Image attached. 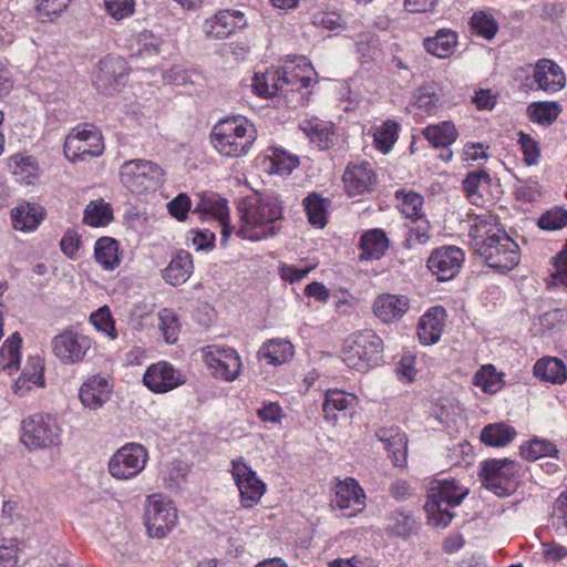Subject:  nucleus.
<instances>
[{"instance_id": "obj_1", "label": "nucleus", "mask_w": 567, "mask_h": 567, "mask_svg": "<svg viewBox=\"0 0 567 567\" xmlns=\"http://www.w3.org/2000/svg\"><path fill=\"white\" fill-rule=\"evenodd\" d=\"M468 235L471 247L489 268L504 274L519 264L520 248L497 216L489 213L475 216Z\"/></svg>"}, {"instance_id": "obj_2", "label": "nucleus", "mask_w": 567, "mask_h": 567, "mask_svg": "<svg viewBox=\"0 0 567 567\" xmlns=\"http://www.w3.org/2000/svg\"><path fill=\"white\" fill-rule=\"evenodd\" d=\"M238 213L240 226L236 230L237 236L258 241L278 234L284 212L277 195L255 193L240 200Z\"/></svg>"}, {"instance_id": "obj_3", "label": "nucleus", "mask_w": 567, "mask_h": 567, "mask_svg": "<svg viewBox=\"0 0 567 567\" xmlns=\"http://www.w3.org/2000/svg\"><path fill=\"white\" fill-rule=\"evenodd\" d=\"M209 137L214 150L220 156L235 158L248 154L257 133L246 118L228 117L214 125Z\"/></svg>"}, {"instance_id": "obj_4", "label": "nucleus", "mask_w": 567, "mask_h": 567, "mask_svg": "<svg viewBox=\"0 0 567 567\" xmlns=\"http://www.w3.org/2000/svg\"><path fill=\"white\" fill-rule=\"evenodd\" d=\"M384 343L372 329L351 333L341 351L342 361L350 368L364 371L380 365L384 360Z\"/></svg>"}, {"instance_id": "obj_5", "label": "nucleus", "mask_w": 567, "mask_h": 567, "mask_svg": "<svg viewBox=\"0 0 567 567\" xmlns=\"http://www.w3.org/2000/svg\"><path fill=\"white\" fill-rule=\"evenodd\" d=\"M467 491L455 480H436L429 489L424 508L435 526L446 527L454 517L450 508L460 505Z\"/></svg>"}, {"instance_id": "obj_6", "label": "nucleus", "mask_w": 567, "mask_h": 567, "mask_svg": "<svg viewBox=\"0 0 567 567\" xmlns=\"http://www.w3.org/2000/svg\"><path fill=\"white\" fill-rule=\"evenodd\" d=\"M164 169L147 159L125 161L120 167V179L131 193L142 195L154 193L164 183Z\"/></svg>"}, {"instance_id": "obj_7", "label": "nucleus", "mask_w": 567, "mask_h": 567, "mask_svg": "<svg viewBox=\"0 0 567 567\" xmlns=\"http://www.w3.org/2000/svg\"><path fill=\"white\" fill-rule=\"evenodd\" d=\"M520 465L508 458H489L481 463L482 485L502 497L514 493L518 485Z\"/></svg>"}, {"instance_id": "obj_8", "label": "nucleus", "mask_w": 567, "mask_h": 567, "mask_svg": "<svg viewBox=\"0 0 567 567\" xmlns=\"http://www.w3.org/2000/svg\"><path fill=\"white\" fill-rule=\"evenodd\" d=\"M144 518L148 536L163 538L176 526L178 516L172 501L153 494L147 497Z\"/></svg>"}, {"instance_id": "obj_9", "label": "nucleus", "mask_w": 567, "mask_h": 567, "mask_svg": "<svg viewBox=\"0 0 567 567\" xmlns=\"http://www.w3.org/2000/svg\"><path fill=\"white\" fill-rule=\"evenodd\" d=\"M147 460L148 452L142 444L126 443L111 456L109 472L116 480L127 481L145 468Z\"/></svg>"}, {"instance_id": "obj_10", "label": "nucleus", "mask_w": 567, "mask_h": 567, "mask_svg": "<svg viewBox=\"0 0 567 567\" xmlns=\"http://www.w3.org/2000/svg\"><path fill=\"white\" fill-rule=\"evenodd\" d=\"M58 441L59 426L49 415L32 414L22 421L21 442L28 450L47 449Z\"/></svg>"}, {"instance_id": "obj_11", "label": "nucleus", "mask_w": 567, "mask_h": 567, "mask_svg": "<svg viewBox=\"0 0 567 567\" xmlns=\"http://www.w3.org/2000/svg\"><path fill=\"white\" fill-rule=\"evenodd\" d=\"M104 151V143L101 133L86 126L74 128L65 138L63 153L65 157L75 163L87 157H97Z\"/></svg>"}, {"instance_id": "obj_12", "label": "nucleus", "mask_w": 567, "mask_h": 567, "mask_svg": "<svg viewBox=\"0 0 567 567\" xmlns=\"http://www.w3.org/2000/svg\"><path fill=\"white\" fill-rule=\"evenodd\" d=\"M203 357L215 378L231 382L239 377L243 363L234 348L210 344L203 348Z\"/></svg>"}, {"instance_id": "obj_13", "label": "nucleus", "mask_w": 567, "mask_h": 567, "mask_svg": "<svg viewBox=\"0 0 567 567\" xmlns=\"http://www.w3.org/2000/svg\"><path fill=\"white\" fill-rule=\"evenodd\" d=\"M465 261V252L455 245H443L434 248L427 259L426 268L439 281L454 279Z\"/></svg>"}, {"instance_id": "obj_14", "label": "nucleus", "mask_w": 567, "mask_h": 567, "mask_svg": "<svg viewBox=\"0 0 567 567\" xmlns=\"http://www.w3.org/2000/svg\"><path fill=\"white\" fill-rule=\"evenodd\" d=\"M53 354L64 364L82 362L92 348V339L72 329H65L51 340Z\"/></svg>"}, {"instance_id": "obj_15", "label": "nucleus", "mask_w": 567, "mask_h": 567, "mask_svg": "<svg viewBox=\"0 0 567 567\" xmlns=\"http://www.w3.org/2000/svg\"><path fill=\"white\" fill-rule=\"evenodd\" d=\"M231 474L240 493L244 507L255 506L264 495L266 485L243 457L231 461Z\"/></svg>"}, {"instance_id": "obj_16", "label": "nucleus", "mask_w": 567, "mask_h": 567, "mask_svg": "<svg viewBox=\"0 0 567 567\" xmlns=\"http://www.w3.org/2000/svg\"><path fill=\"white\" fill-rule=\"evenodd\" d=\"M186 381L182 371L175 369L166 361H158L151 364L143 377L145 386L154 393H166Z\"/></svg>"}, {"instance_id": "obj_17", "label": "nucleus", "mask_w": 567, "mask_h": 567, "mask_svg": "<svg viewBox=\"0 0 567 567\" xmlns=\"http://www.w3.org/2000/svg\"><path fill=\"white\" fill-rule=\"evenodd\" d=\"M344 188L350 197L374 190L378 179L371 163L361 161L349 163L342 176Z\"/></svg>"}, {"instance_id": "obj_18", "label": "nucleus", "mask_w": 567, "mask_h": 567, "mask_svg": "<svg viewBox=\"0 0 567 567\" xmlns=\"http://www.w3.org/2000/svg\"><path fill=\"white\" fill-rule=\"evenodd\" d=\"M126 75V61L121 56L107 55L99 62L94 85L102 94H112Z\"/></svg>"}, {"instance_id": "obj_19", "label": "nucleus", "mask_w": 567, "mask_h": 567, "mask_svg": "<svg viewBox=\"0 0 567 567\" xmlns=\"http://www.w3.org/2000/svg\"><path fill=\"white\" fill-rule=\"evenodd\" d=\"M364 501L365 494L354 478L348 477L337 484L332 503L341 511H349L344 515L351 517L362 512Z\"/></svg>"}, {"instance_id": "obj_20", "label": "nucleus", "mask_w": 567, "mask_h": 567, "mask_svg": "<svg viewBox=\"0 0 567 567\" xmlns=\"http://www.w3.org/2000/svg\"><path fill=\"white\" fill-rule=\"evenodd\" d=\"M112 388L109 378L94 374L81 385L79 398L85 408L97 410L110 400Z\"/></svg>"}, {"instance_id": "obj_21", "label": "nucleus", "mask_w": 567, "mask_h": 567, "mask_svg": "<svg viewBox=\"0 0 567 567\" xmlns=\"http://www.w3.org/2000/svg\"><path fill=\"white\" fill-rule=\"evenodd\" d=\"M246 24L244 13L238 10L219 11L214 18L205 21L204 30L208 38L225 39L233 34L237 29Z\"/></svg>"}, {"instance_id": "obj_22", "label": "nucleus", "mask_w": 567, "mask_h": 567, "mask_svg": "<svg viewBox=\"0 0 567 567\" xmlns=\"http://www.w3.org/2000/svg\"><path fill=\"white\" fill-rule=\"evenodd\" d=\"M375 436L384 444L394 466L402 467L408 458V436L399 426L381 427Z\"/></svg>"}, {"instance_id": "obj_23", "label": "nucleus", "mask_w": 567, "mask_h": 567, "mask_svg": "<svg viewBox=\"0 0 567 567\" xmlns=\"http://www.w3.org/2000/svg\"><path fill=\"white\" fill-rule=\"evenodd\" d=\"M358 247L359 260H379L390 248V239L382 228H372L362 233Z\"/></svg>"}, {"instance_id": "obj_24", "label": "nucleus", "mask_w": 567, "mask_h": 567, "mask_svg": "<svg viewBox=\"0 0 567 567\" xmlns=\"http://www.w3.org/2000/svg\"><path fill=\"white\" fill-rule=\"evenodd\" d=\"M410 308V300L403 295L383 293L373 302L374 315L385 323L400 320Z\"/></svg>"}, {"instance_id": "obj_25", "label": "nucleus", "mask_w": 567, "mask_h": 567, "mask_svg": "<svg viewBox=\"0 0 567 567\" xmlns=\"http://www.w3.org/2000/svg\"><path fill=\"white\" fill-rule=\"evenodd\" d=\"M194 214L212 215L218 219L223 225L221 236L223 241H226L233 231V227L227 223L229 217V209L227 200L219 197L217 194H205L200 197L199 202L193 209Z\"/></svg>"}, {"instance_id": "obj_26", "label": "nucleus", "mask_w": 567, "mask_h": 567, "mask_svg": "<svg viewBox=\"0 0 567 567\" xmlns=\"http://www.w3.org/2000/svg\"><path fill=\"white\" fill-rule=\"evenodd\" d=\"M445 316L446 313L444 308L433 307L420 318L417 336L421 343L431 346L440 340Z\"/></svg>"}, {"instance_id": "obj_27", "label": "nucleus", "mask_w": 567, "mask_h": 567, "mask_svg": "<svg viewBox=\"0 0 567 567\" xmlns=\"http://www.w3.org/2000/svg\"><path fill=\"white\" fill-rule=\"evenodd\" d=\"M534 81L545 92H557L565 85V75L560 68L550 60L542 59L534 71Z\"/></svg>"}, {"instance_id": "obj_28", "label": "nucleus", "mask_w": 567, "mask_h": 567, "mask_svg": "<svg viewBox=\"0 0 567 567\" xmlns=\"http://www.w3.org/2000/svg\"><path fill=\"white\" fill-rule=\"evenodd\" d=\"M193 269L192 255L187 250L179 249L163 270V279L174 287L181 286L190 277Z\"/></svg>"}, {"instance_id": "obj_29", "label": "nucleus", "mask_w": 567, "mask_h": 567, "mask_svg": "<svg viewBox=\"0 0 567 567\" xmlns=\"http://www.w3.org/2000/svg\"><path fill=\"white\" fill-rule=\"evenodd\" d=\"M300 128L320 150H328L334 145L336 126L330 122L311 118L305 121Z\"/></svg>"}, {"instance_id": "obj_30", "label": "nucleus", "mask_w": 567, "mask_h": 567, "mask_svg": "<svg viewBox=\"0 0 567 567\" xmlns=\"http://www.w3.org/2000/svg\"><path fill=\"white\" fill-rule=\"evenodd\" d=\"M282 68L270 69L265 73H256L252 79V90L260 97H272L285 91Z\"/></svg>"}, {"instance_id": "obj_31", "label": "nucleus", "mask_w": 567, "mask_h": 567, "mask_svg": "<svg viewBox=\"0 0 567 567\" xmlns=\"http://www.w3.org/2000/svg\"><path fill=\"white\" fill-rule=\"evenodd\" d=\"M456 44L457 33L451 29H440L434 37L423 41L424 49L440 59L452 55Z\"/></svg>"}, {"instance_id": "obj_32", "label": "nucleus", "mask_w": 567, "mask_h": 567, "mask_svg": "<svg viewBox=\"0 0 567 567\" xmlns=\"http://www.w3.org/2000/svg\"><path fill=\"white\" fill-rule=\"evenodd\" d=\"M534 375L545 382L563 384L567 380V368L563 360L546 357L535 363Z\"/></svg>"}, {"instance_id": "obj_33", "label": "nucleus", "mask_w": 567, "mask_h": 567, "mask_svg": "<svg viewBox=\"0 0 567 567\" xmlns=\"http://www.w3.org/2000/svg\"><path fill=\"white\" fill-rule=\"evenodd\" d=\"M422 133L424 138L435 148L450 147L458 136V132L451 121L427 125Z\"/></svg>"}, {"instance_id": "obj_34", "label": "nucleus", "mask_w": 567, "mask_h": 567, "mask_svg": "<svg viewBox=\"0 0 567 567\" xmlns=\"http://www.w3.org/2000/svg\"><path fill=\"white\" fill-rule=\"evenodd\" d=\"M414 106L425 115H435L442 107L441 89L435 83L420 86L413 95Z\"/></svg>"}, {"instance_id": "obj_35", "label": "nucleus", "mask_w": 567, "mask_h": 567, "mask_svg": "<svg viewBox=\"0 0 567 567\" xmlns=\"http://www.w3.org/2000/svg\"><path fill=\"white\" fill-rule=\"evenodd\" d=\"M357 396L338 389L326 392L322 410L327 421H336L338 412H343L354 405Z\"/></svg>"}, {"instance_id": "obj_36", "label": "nucleus", "mask_w": 567, "mask_h": 567, "mask_svg": "<svg viewBox=\"0 0 567 567\" xmlns=\"http://www.w3.org/2000/svg\"><path fill=\"white\" fill-rule=\"evenodd\" d=\"M12 226L17 230L30 231L35 229L43 219L40 207L30 203L21 204L11 212Z\"/></svg>"}, {"instance_id": "obj_37", "label": "nucleus", "mask_w": 567, "mask_h": 567, "mask_svg": "<svg viewBox=\"0 0 567 567\" xmlns=\"http://www.w3.org/2000/svg\"><path fill=\"white\" fill-rule=\"evenodd\" d=\"M313 69L303 60L302 64L296 66L282 68V80L285 82V91H300L311 85Z\"/></svg>"}, {"instance_id": "obj_38", "label": "nucleus", "mask_w": 567, "mask_h": 567, "mask_svg": "<svg viewBox=\"0 0 567 567\" xmlns=\"http://www.w3.org/2000/svg\"><path fill=\"white\" fill-rule=\"evenodd\" d=\"M302 204L308 221L312 226L323 228L328 221V209L331 206V200L313 192L303 199Z\"/></svg>"}, {"instance_id": "obj_39", "label": "nucleus", "mask_w": 567, "mask_h": 567, "mask_svg": "<svg viewBox=\"0 0 567 567\" xmlns=\"http://www.w3.org/2000/svg\"><path fill=\"white\" fill-rule=\"evenodd\" d=\"M96 262L105 270H114L121 264L118 241L112 237H101L94 245Z\"/></svg>"}, {"instance_id": "obj_40", "label": "nucleus", "mask_w": 567, "mask_h": 567, "mask_svg": "<svg viewBox=\"0 0 567 567\" xmlns=\"http://www.w3.org/2000/svg\"><path fill=\"white\" fill-rule=\"evenodd\" d=\"M258 354L267 363L280 365L293 355V346L287 340L272 339L261 346Z\"/></svg>"}, {"instance_id": "obj_41", "label": "nucleus", "mask_w": 567, "mask_h": 567, "mask_svg": "<svg viewBox=\"0 0 567 567\" xmlns=\"http://www.w3.org/2000/svg\"><path fill=\"white\" fill-rule=\"evenodd\" d=\"M162 44L163 39L148 30H143L128 40V49L136 56L158 54Z\"/></svg>"}, {"instance_id": "obj_42", "label": "nucleus", "mask_w": 567, "mask_h": 567, "mask_svg": "<svg viewBox=\"0 0 567 567\" xmlns=\"http://www.w3.org/2000/svg\"><path fill=\"white\" fill-rule=\"evenodd\" d=\"M388 519L386 532L391 536L408 538L417 530L419 524L415 517L404 511H394Z\"/></svg>"}, {"instance_id": "obj_43", "label": "nucleus", "mask_w": 567, "mask_h": 567, "mask_svg": "<svg viewBox=\"0 0 567 567\" xmlns=\"http://www.w3.org/2000/svg\"><path fill=\"white\" fill-rule=\"evenodd\" d=\"M516 436V430L504 423L488 424L481 432V441L489 446H505Z\"/></svg>"}, {"instance_id": "obj_44", "label": "nucleus", "mask_w": 567, "mask_h": 567, "mask_svg": "<svg viewBox=\"0 0 567 567\" xmlns=\"http://www.w3.org/2000/svg\"><path fill=\"white\" fill-rule=\"evenodd\" d=\"M410 220V224L406 225L408 231L402 243L405 249H412L415 246L425 245L431 238V225L425 216L412 218Z\"/></svg>"}, {"instance_id": "obj_45", "label": "nucleus", "mask_w": 567, "mask_h": 567, "mask_svg": "<svg viewBox=\"0 0 567 567\" xmlns=\"http://www.w3.org/2000/svg\"><path fill=\"white\" fill-rule=\"evenodd\" d=\"M400 124L393 120H386L374 128L373 145L383 154H388L399 138Z\"/></svg>"}, {"instance_id": "obj_46", "label": "nucleus", "mask_w": 567, "mask_h": 567, "mask_svg": "<svg viewBox=\"0 0 567 567\" xmlns=\"http://www.w3.org/2000/svg\"><path fill=\"white\" fill-rule=\"evenodd\" d=\"M558 453L559 451L557 446L549 440L545 439L536 437L520 445V455L529 462L546 456L557 458Z\"/></svg>"}, {"instance_id": "obj_47", "label": "nucleus", "mask_w": 567, "mask_h": 567, "mask_svg": "<svg viewBox=\"0 0 567 567\" xmlns=\"http://www.w3.org/2000/svg\"><path fill=\"white\" fill-rule=\"evenodd\" d=\"M491 185V176L485 171H474L466 175L463 181V189L467 198L477 205V200L483 197V192Z\"/></svg>"}, {"instance_id": "obj_48", "label": "nucleus", "mask_w": 567, "mask_h": 567, "mask_svg": "<svg viewBox=\"0 0 567 567\" xmlns=\"http://www.w3.org/2000/svg\"><path fill=\"white\" fill-rule=\"evenodd\" d=\"M395 198L399 202L398 207L400 212L408 219L424 216L422 213L424 198L419 193L413 190L406 192L404 189H399L395 192Z\"/></svg>"}, {"instance_id": "obj_49", "label": "nucleus", "mask_w": 567, "mask_h": 567, "mask_svg": "<svg viewBox=\"0 0 567 567\" xmlns=\"http://www.w3.org/2000/svg\"><path fill=\"white\" fill-rule=\"evenodd\" d=\"M113 219V210L110 204L101 200H92L84 209L83 221L92 227L107 225Z\"/></svg>"}, {"instance_id": "obj_50", "label": "nucleus", "mask_w": 567, "mask_h": 567, "mask_svg": "<svg viewBox=\"0 0 567 567\" xmlns=\"http://www.w3.org/2000/svg\"><path fill=\"white\" fill-rule=\"evenodd\" d=\"M560 111V106L557 102H534L527 107L529 120L543 125L553 124Z\"/></svg>"}, {"instance_id": "obj_51", "label": "nucleus", "mask_w": 567, "mask_h": 567, "mask_svg": "<svg viewBox=\"0 0 567 567\" xmlns=\"http://www.w3.org/2000/svg\"><path fill=\"white\" fill-rule=\"evenodd\" d=\"M158 328L163 333V337L167 343H175L178 339L179 333V320L174 310L163 308L158 312Z\"/></svg>"}, {"instance_id": "obj_52", "label": "nucleus", "mask_w": 567, "mask_h": 567, "mask_svg": "<svg viewBox=\"0 0 567 567\" xmlns=\"http://www.w3.org/2000/svg\"><path fill=\"white\" fill-rule=\"evenodd\" d=\"M471 27L476 34L491 40L498 31V23L495 18L485 11L475 12L471 18Z\"/></svg>"}, {"instance_id": "obj_53", "label": "nucleus", "mask_w": 567, "mask_h": 567, "mask_svg": "<svg viewBox=\"0 0 567 567\" xmlns=\"http://www.w3.org/2000/svg\"><path fill=\"white\" fill-rule=\"evenodd\" d=\"M90 322L96 330L105 333L110 339L117 338L115 322L112 317L111 310L107 306H103L90 316Z\"/></svg>"}, {"instance_id": "obj_54", "label": "nucleus", "mask_w": 567, "mask_h": 567, "mask_svg": "<svg viewBox=\"0 0 567 567\" xmlns=\"http://www.w3.org/2000/svg\"><path fill=\"white\" fill-rule=\"evenodd\" d=\"M537 225L549 231L563 229L567 226V210L559 206L546 210L539 216Z\"/></svg>"}, {"instance_id": "obj_55", "label": "nucleus", "mask_w": 567, "mask_h": 567, "mask_svg": "<svg viewBox=\"0 0 567 567\" xmlns=\"http://www.w3.org/2000/svg\"><path fill=\"white\" fill-rule=\"evenodd\" d=\"M22 338L18 332H14L0 349V357L7 359L8 362L3 365V369H17L20 363V348Z\"/></svg>"}, {"instance_id": "obj_56", "label": "nucleus", "mask_w": 567, "mask_h": 567, "mask_svg": "<svg viewBox=\"0 0 567 567\" xmlns=\"http://www.w3.org/2000/svg\"><path fill=\"white\" fill-rule=\"evenodd\" d=\"M474 383L486 393H495L501 389V378L492 364L482 367L474 375Z\"/></svg>"}, {"instance_id": "obj_57", "label": "nucleus", "mask_w": 567, "mask_h": 567, "mask_svg": "<svg viewBox=\"0 0 567 567\" xmlns=\"http://www.w3.org/2000/svg\"><path fill=\"white\" fill-rule=\"evenodd\" d=\"M518 144L524 155V162L528 166L537 165L540 158V147L538 142L529 134L518 132Z\"/></svg>"}, {"instance_id": "obj_58", "label": "nucleus", "mask_w": 567, "mask_h": 567, "mask_svg": "<svg viewBox=\"0 0 567 567\" xmlns=\"http://www.w3.org/2000/svg\"><path fill=\"white\" fill-rule=\"evenodd\" d=\"M311 22L316 27L333 31L338 29H344L346 21L341 14L334 11H317L311 16Z\"/></svg>"}, {"instance_id": "obj_59", "label": "nucleus", "mask_w": 567, "mask_h": 567, "mask_svg": "<svg viewBox=\"0 0 567 567\" xmlns=\"http://www.w3.org/2000/svg\"><path fill=\"white\" fill-rule=\"evenodd\" d=\"M299 165L297 156L287 154L285 151L275 150L271 158V171L274 173L285 175L291 173Z\"/></svg>"}, {"instance_id": "obj_60", "label": "nucleus", "mask_w": 567, "mask_h": 567, "mask_svg": "<svg viewBox=\"0 0 567 567\" xmlns=\"http://www.w3.org/2000/svg\"><path fill=\"white\" fill-rule=\"evenodd\" d=\"M104 4L106 12L117 21L135 12V0H105Z\"/></svg>"}, {"instance_id": "obj_61", "label": "nucleus", "mask_w": 567, "mask_h": 567, "mask_svg": "<svg viewBox=\"0 0 567 567\" xmlns=\"http://www.w3.org/2000/svg\"><path fill=\"white\" fill-rule=\"evenodd\" d=\"M192 208V200L185 193L178 194L175 198L167 203L168 213L178 221L187 219L188 212Z\"/></svg>"}, {"instance_id": "obj_62", "label": "nucleus", "mask_w": 567, "mask_h": 567, "mask_svg": "<svg viewBox=\"0 0 567 567\" xmlns=\"http://www.w3.org/2000/svg\"><path fill=\"white\" fill-rule=\"evenodd\" d=\"M554 271L551 274L555 285L567 286V243L551 259Z\"/></svg>"}, {"instance_id": "obj_63", "label": "nucleus", "mask_w": 567, "mask_h": 567, "mask_svg": "<svg viewBox=\"0 0 567 567\" xmlns=\"http://www.w3.org/2000/svg\"><path fill=\"white\" fill-rule=\"evenodd\" d=\"M257 415L265 423L280 424L286 416L282 408L278 402L264 401L262 405L257 410Z\"/></svg>"}, {"instance_id": "obj_64", "label": "nucleus", "mask_w": 567, "mask_h": 567, "mask_svg": "<svg viewBox=\"0 0 567 567\" xmlns=\"http://www.w3.org/2000/svg\"><path fill=\"white\" fill-rule=\"evenodd\" d=\"M498 93L491 89H478L472 97V103L478 111H492L497 104Z\"/></svg>"}]
</instances>
